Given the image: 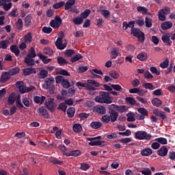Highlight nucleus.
Returning <instances> with one entry per match:
<instances>
[{
    "label": "nucleus",
    "instance_id": "f257e3e1",
    "mask_svg": "<svg viewBox=\"0 0 175 175\" xmlns=\"http://www.w3.org/2000/svg\"><path fill=\"white\" fill-rule=\"evenodd\" d=\"M119 113L114 109H109L108 114L103 116L100 118L101 122L109 124V122H116L118 118Z\"/></svg>",
    "mask_w": 175,
    "mask_h": 175
},
{
    "label": "nucleus",
    "instance_id": "f03ea898",
    "mask_svg": "<svg viewBox=\"0 0 175 175\" xmlns=\"http://www.w3.org/2000/svg\"><path fill=\"white\" fill-rule=\"evenodd\" d=\"M94 100L97 102V103H107V105H110V103L113 102L110 100L109 92L103 91L99 92V96H96L94 98Z\"/></svg>",
    "mask_w": 175,
    "mask_h": 175
},
{
    "label": "nucleus",
    "instance_id": "7ed1b4c3",
    "mask_svg": "<svg viewBox=\"0 0 175 175\" xmlns=\"http://www.w3.org/2000/svg\"><path fill=\"white\" fill-rule=\"evenodd\" d=\"M8 106L14 105V102H16V106L18 109H24V105L21 103V96L20 95L17 96L16 98L14 94H10L8 97Z\"/></svg>",
    "mask_w": 175,
    "mask_h": 175
},
{
    "label": "nucleus",
    "instance_id": "20e7f679",
    "mask_svg": "<svg viewBox=\"0 0 175 175\" xmlns=\"http://www.w3.org/2000/svg\"><path fill=\"white\" fill-rule=\"evenodd\" d=\"M152 135L144 131H138L135 133V138L137 140H151Z\"/></svg>",
    "mask_w": 175,
    "mask_h": 175
},
{
    "label": "nucleus",
    "instance_id": "39448f33",
    "mask_svg": "<svg viewBox=\"0 0 175 175\" xmlns=\"http://www.w3.org/2000/svg\"><path fill=\"white\" fill-rule=\"evenodd\" d=\"M59 36L55 42V46L58 50H64L66 49V46L68 44L67 42H62V38L65 37V33L64 31H60L59 33Z\"/></svg>",
    "mask_w": 175,
    "mask_h": 175
},
{
    "label": "nucleus",
    "instance_id": "423d86ee",
    "mask_svg": "<svg viewBox=\"0 0 175 175\" xmlns=\"http://www.w3.org/2000/svg\"><path fill=\"white\" fill-rule=\"evenodd\" d=\"M100 139H102V137L99 135L95 137L87 138V140H88V142H90L88 143L89 146H100V147H102L105 146L103 144L105 142V141H100Z\"/></svg>",
    "mask_w": 175,
    "mask_h": 175
},
{
    "label": "nucleus",
    "instance_id": "0eeeda50",
    "mask_svg": "<svg viewBox=\"0 0 175 175\" xmlns=\"http://www.w3.org/2000/svg\"><path fill=\"white\" fill-rule=\"evenodd\" d=\"M49 25L54 29H58L62 25V19L59 16H56L53 20L50 21Z\"/></svg>",
    "mask_w": 175,
    "mask_h": 175
},
{
    "label": "nucleus",
    "instance_id": "6e6552de",
    "mask_svg": "<svg viewBox=\"0 0 175 175\" xmlns=\"http://www.w3.org/2000/svg\"><path fill=\"white\" fill-rule=\"evenodd\" d=\"M170 14V8L164 7L163 9H161L158 12L159 20H160V21H165L166 20V16H165V14L167 15Z\"/></svg>",
    "mask_w": 175,
    "mask_h": 175
},
{
    "label": "nucleus",
    "instance_id": "1a4fd4ad",
    "mask_svg": "<svg viewBox=\"0 0 175 175\" xmlns=\"http://www.w3.org/2000/svg\"><path fill=\"white\" fill-rule=\"evenodd\" d=\"M44 107L51 111V113H54L55 111V107H57V105L54 103V98H49L48 101L45 102Z\"/></svg>",
    "mask_w": 175,
    "mask_h": 175
},
{
    "label": "nucleus",
    "instance_id": "9d476101",
    "mask_svg": "<svg viewBox=\"0 0 175 175\" xmlns=\"http://www.w3.org/2000/svg\"><path fill=\"white\" fill-rule=\"evenodd\" d=\"M54 83V77H51L49 78H46L44 80V84L42 85V88H44V90H49V87H50L51 85H53Z\"/></svg>",
    "mask_w": 175,
    "mask_h": 175
},
{
    "label": "nucleus",
    "instance_id": "9b49d317",
    "mask_svg": "<svg viewBox=\"0 0 175 175\" xmlns=\"http://www.w3.org/2000/svg\"><path fill=\"white\" fill-rule=\"evenodd\" d=\"M94 111L98 114H106V107L103 105H97L94 107Z\"/></svg>",
    "mask_w": 175,
    "mask_h": 175
},
{
    "label": "nucleus",
    "instance_id": "f8f14e48",
    "mask_svg": "<svg viewBox=\"0 0 175 175\" xmlns=\"http://www.w3.org/2000/svg\"><path fill=\"white\" fill-rule=\"evenodd\" d=\"M167 148L165 146H162L160 149L157 150V154L159 157H166L168 152Z\"/></svg>",
    "mask_w": 175,
    "mask_h": 175
},
{
    "label": "nucleus",
    "instance_id": "ddd939ff",
    "mask_svg": "<svg viewBox=\"0 0 175 175\" xmlns=\"http://www.w3.org/2000/svg\"><path fill=\"white\" fill-rule=\"evenodd\" d=\"M25 76H29L30 75H36V69L32 68H27L23 70Z\"/></svg>",
    "mask_w": 175,
    "mask_h": 175
},
{
    "label": "nucleus",
    "instance_id": "4468645a",
    "mask_svg": "<svg viewBox=\"0 0 175 175\" xmlns=\"http://www.w3.org/2000/svg\"><path fill=\"white\" fill-rule=\"evenodd\" d=\"M161 40L166 46H172V44H173V42L170 40V36L163 35L161 36Z\"/></svg>",
    "mask_w": 175,
    "mask_h": 175
},
{
    "label": "nucleus",
    "instance_id": "2eb2a0df",
    "mask_svg": "<svg viewBox=\"0 0 175 175\" xmlns=\"http://www.w3.org/2000/svg\"><path fill=\"white\" fill-rule=\"evenodd\" d=\"M38 111L43 116L44 118H46V120H49L50 118V115H49V111L44 107H40L38 109Z\"/></svg>",
    "mask_w": 175,
    "mask_h": 175
},
{
    "label": "nucleus",
    "instance_id": "dca6fc26",
    "mask_svg": "<svg viewBox=\"0 0 175 175\" xmlns=\"http://www.w3.org/2000/svg\"><path fill=\"white\" fill-rule=\"evenodd\" d=\"M44 100H46V96H35L33 97V102L34 103H37L38 105H43L44 103Z\"/></svg>",
    "mask_w": 175,
    "mask_h": 175
},
{
    "label": "nucleus",
    "instance_id": "f3484780",
    "mask_svg": "<svg viewBox=\"0 0 175 175\" xmlns=\"http://www.w3.org/2000/svg\"><path fill=\"white\" fill-rule=\"evenodd\" d=\"M113 109H115V110H117V111H119V113H124L126 110V106L125 105H116V104H112L111 105Z\"/></svg>",
    "mask_w": 175,
    "mask_h": 175
},
{
    "label": "nucleus",
    "instance_id": "a211bd4d",
    "mask_svg": "<svg viewBox=\"0 0 175 175\" xmlns=\"http://www.w3.org/2000/svg\"><path fill=\"white\" fill-rule=\"evenodd\" d=\"M24 23L25 27H26V28L31 27V25L32 24V16H31V14H27L24 19Z\"/></svg>",
    "mask_w": 175,
    "mask_h": 175
},
{
    "label": "nucleus",
    "instance_id": "6ab92c4d",
    "mask_svg": "<svg viewBox=\"0 0 175 175\" xmlns=\"http://www.w3.org/2000/svg\"><path fill=\"white\" fill-rule=\"evenodd\" d=\"M10 79V75L8 72H3L0 78L1 83H6L8 80Z\"/></svg>",
    "mask_w": 175,
    "mask_h": 175
},
{
    "label": "nucleus",
    "instance_id": "aec40b11",
    "mask_svg": "<svg viewBox=\"0 0 175 175\" xmlns=\"http://www.w3.org/2000/svg\"><path fill=\"white\" fill-rule=\"evenodd\" d=\"M173 27V23L170 21H165L161 24V28L163 31L170 29Z\"/></svg>",
    "mask_w": 175,
    "mask_h": 175
},
{
    "label": "nucleus",
    "instance_id": "412c9836",
    "mask_svg": "<svg viewBox=\"0 0 175 175\" xmlns=\"http://www.w3.org/2000/svg\"><path fill=\"white\" fill-rule=\"evenodd\" d=\"M120 54V49L118 48H113L111 51V59H116Z\"/></svg>",
    "mask_w": 175,
    "mask_h": 175
},
{
    "label": "nucleus",
    "instance_id": "4be33fe9",
    "mask_svg": "<svg viewBox=\"0 0 175 175\" xmlns=\"http://www.w3.org/2000/svg\"><path fill=\"white\" fill-rule=\"evenodd\" d=\"M151 154H152V149L150 148H146L141 151L142 157H150Z\"/></svg>",
    "mask_w": 175,
    "mask_h": 175
},
{
    "label": "nucleus",
    "instance_id": "5701e85b",
    "mask_svg": "<svg viewBox=\"0 0 175 175\" xmlns=\"http://www.w3.org/2000/svg\"><path fill=\"white\" fill-rule=\"evenodd\" d=\"M90 126L92 129H99V128H102V126H103V124H102V122L100 121H93L90 123Z\"/></svg>",
    "mask_w": 175,
    "mask_h": 175
},
{
    "label": "nucleus",
    "instance_id": "b1692460",
    "mask_svg": "<svg viewBox=\"0 0 175 175\" xmlns=\"http://www.w3.org/2000/svg\"><path fill=\"white\" fill-rule=\"evenodd\" d=\"M131 35L135 36V38H137L138 36H140L141 33H144L143 31L140 30L139 28L134 27V29H131Z\"/></svg>",
    "mask_w": 175,
    "mask_h": 175
},
{
    "label": "nucleus",
    "instance_id": "393cba45",
    "mask_svg": "<svg viewBox=\"0 0 175 175\" xmlns=\"http://www.w3.org/2000/svg\"><path fill=\"white\" fill-rule=\"evenodd\" d=\"M35 57H36V51H35V49L33 47H31L30 53L27 54L25 58L33 59V58H35Z\"/></svg>",
    "mask_w": 175,
    "mask_h": 175
},
{
    "label": "nucleus",
    "instance_id": "a878e982",
    "mask_svg": "<svg viewBox=\"0 0 175 175\" xmlns=\"http://www.w3.org/2000/svg\"><path fill=\"white\" fill-rule=\"evenodd\" d=\"M24 62L26 64V65L30 66L31 68H33V66H35V59H33L25 57Z\"/></svg>",
    "mask_w": 175,
    "mask_h": 175
},
{
    "label": "nucleus",
    "instance_id": "bb28decb",
    "mask_svg": "<svg viewBox=\"0 0 175 175\" xmlns=\"http://www.w3.org/2000/svg\"><path fill=\"white\" fill-rule=\"evenodd\" d=\"M126 102L127 103H129V105H131L132 106H139V103H136V100L133 98V97H126L125 99Z\"/></svg>",
    "mask_w": 175,
    "mask_h": 175
},
{
    "label": "nucleus",
    "instance_id": "cd10ccee",
    "mask_svg": "<svg viewBox=\"0 0 175 175\" xmlns=\"http://www.w3.org/2000/svg\"><path fill=\"white\" fill-rule=\"evenodd\" d=\"M72 129L75 133H80L83 131V126H81V124L76 123L73 124Z\"/></svg>",
    "mask_w": 175,
    "mask_h": 175
},
{
    "label": "nucleus",
    "instance_id": "c85d7f7f",
    "mask_svg": "<svg viewBox=\"0 0 175 175\" xmlns=\"http://www.w3.org/2000/svg\"><path fill=\"white\" fill-rule=\"evenodd\" d=\"M137 59H139V61H147L148 57L146 53L144 52H142L139 54H138L137 55Z\"/></svg>",
    "mask_w": 175,
    "mask_h": 175
},
{
    "label": "nucleus",
    "instance_id": "c756f323",
    "mask_svg": "<svg viewBox=\"0 0 175 175\" xmlns=\"http://www.w3.org/2000/svg\"><path fill=\"white\" fill-rule=\"evenodd\" d=\"M76 3V0H68L65 4V10H69Z\"/></svg>",
    "mask_w": 175,
    "mask_h": 175
},
{
    "label": "nucleus",
    "instance_id": "7c9ffc66",
    "mask_svg": "<svg viewBox=\"0 0 175 175\" xmlns=\"http://www.w3.org/2000/svg\"><path fill=\"white\" fill-rule=\"evenodd\" d=\"M10 49L16 57L20 55V50L18 49V47H17V45H12Z\"/></svg>",
    "mask_w": 175,
    "mask_h": 175
},
{
    "label": "nucleus",
    "instance_id": "2f4dec72",
    "mask_svg": "<svg viewBox=\"0 0 175 175\" xmlns=\"http://www.w3.org/2000/svg\"><path fill=\"white\" fill-rule=\"evenodd\" d=\"M152 105L156 107H159V106H162V100L158 98H154L152 100Z\"/></svg>",
    "mask_w": 175,
    "mask_h": 175
},
{
    "label": "nucleus",
    "instance_id": "473e14b6",
    "mask_svg": "<svg viewBox=\"0 0 175 175\" xmlns=\"http://www.w3.org/2000/svg\"><path fill=\"white\" fill-rule=\"evenodd\" d=\"M62 85L64 88H70L72 85H75V83H72V84L71 85L70 82H69V80L64 79L62 82Z\"/></svg>",
    "mask_w": 175,
    "mask_h": 175
},
{
    "label": "nucleus",
    "instance_id": "72a5a7b5",
    "mask_svg": "<svg viewBox=\"0 0 175 175\" xmlns=\"http://www.w3.org/2000/svg\"><path fill=\"white\" fill-rule=\"evenodd\" d=\"M38 57H39L40 59H42L43 64H49V62H51V59H47V57L42 53H38Z\"/></svg>",
    "mask_w": 175,
    "mask_h": 175
},
{
    "label": "nucleus",
    "instance_id": "f704fd0d",
    "mask_svg": "<svg viewBox=\"0 0 175 175\" xmlns=\"http://www.w3.org/2000/svg\"><path fill=\"white\" fill-rule=\"evenodd\" d=\"M137 12H139V13H142L144 15L148 14V9H147L146 7L138 6L137 8Z\"/></svg>",
    "mask_w": 175,
    "mask_h": 175
},
{
    "label": "nucleus",
    "instance_id": "c9c22d12",
    "mask_svg": "<svg viewBox=\"0 0 175 175\" xmlns=\"http://www.w3.org/2000/svg\"><path fill=\"white\" fill-rule=\"evenodd\" d=\"M76 109L74 107H69L67 110V114L69 118H73L75 117V113Z\"/></svg>",
    "mask_w": 175,
    "mask_h": 175
},
{
    "label": "nucleus",
    "instance_id": "e433bc0d",
    "mask_svg": "<svg viewBox=\"0 0 175 175\" xmlns=\"http://www.w3.org/2000/svg\"><path fill=\"white\" fill-rule=\"evenodd\" d=\"M82 58L83 55H81L80 53H78L70 58V62H77V61H79V59H81Z\"/></svg>",
    "mask_w": 175,
    "mask_h": 175
},
{
    "label": "nucleus",
    "instance_id": "4c0bfd02",
    "mask_svg": "<svg viewBox=\"0 0 175 175\" xmlns=\"http://www.w3.org/2000/svg\"><path fill=\"white\" fill-rule=\"evenodd\" d=\"M16 25L18 31H23V27H24V24L23 23V19L19 18L16 23Z\"/></svg>",
    "mask_w": 175,
    "mask_h": 175
},
{
    "label": "nucleus",
    "instance_id": "58836bf2",
    "mask_svg": "<svg viewBox=\"0 0 175 175\" xmlns=\"http://www.w3.org/2000/svg\"><path fill=\"white\" fill-rule=\"evenodd\" d=\"M8 72V74H10V76H14V75H17L18 73H20V68L18 67L10 69Z\"/></svg>",
    "mask_w": 175,
    "mask_h": 175
},
{
    "label": "nucleus",
    "instance_id": "ea45409f",
    "mask_svg": "<svg viewBox=\"0 0 175 175\" xmlns=\"http://www.w3.org/2000/svg\"><path fill=\"white\" fill-rule=\"evenodd\" d=\"M8 44H9V40H3L0 42V49H3V50H6V49H8Z\"/></svg>",
    "mask_w": 175,
    "mask_h": 175
},
{
    "label": "nucleus",
    "instance_id": "a19ab883",
    "mask_svg": "<svg viewBox=\"0 0 175 175\" xmlns=\"http://www.w3.org/2000/svg\"><path fill=\"white\" fill-rule=\"evenodd\" d=\"M100 14L103 16L104 18H106V19L110 18V11L107 10H101Z\"/></svg>",
    "mask_w": 175,
    "mask_h": 175
},
{
    "label": "nucleus",
    "instance_id": "79ce46f5",
    "mask_svg": "<svg viewBox=\"0 0 175 175\" xmlns=\"http://www.w3.org/2000/svg\"><path fill=\"white\" fill-rule=\"evenodd\" d=\"M154 142H157L159 144H167V139L165 137H159L154 139Z\"/></svg>",
    "mask_w": 175,
    "mask_h": 175
},
{
    "label": "nucleus",
    "instance_id": "37998d69",
    "mask_svg": "<svg viewBox=\"0 0 175 175\" xmlns=\"http://www.w3.org/2000/svg\"><path fill=\"white\" fill-rule=\"evenodd\" d=\"M145 24L146 28H151L152 27V20L148 16L145 18Z\"/></svg>",
    "mask_w": 175,
    "mask_h": 175
},
{
    "label": "nucleus",
    "instance_id": "c03bdc74",
    "mask_svg": "<svg viewBox=\"0 0 175 175\" xmlns=\"http://www.w3.org/2000/svg\"><path fill=\"white\" fill-rule=\"evenodd\" d=\"M72 21L75 25H81L84 20L81 16L80 17L78 16L74 18Z\"/></svg>",
    "mask_w": 175,
    "mask_h": 175
},
{
    "label": "nucleus",
    "instance_id": "a18cd8bd",
    "mask_svg": "<svg viewBox=\"0 0 175 175\" xmlns=\"http://www.w3.org/2000/svg\"><path fill=\"white\" fill-rule=\"evenodd\" d=\"M91 13V10L87 9L83 12L81 13L80 17L84 20V18H87L90 14Z\"/></svg>",
    "mask_w": 175,
    "mask_h": 175
},
{
    "label": "nucleus",
    "instance_id": "49530a36",
    "mask_svg": "<svg viewBox=\"0 0 175 175\" xmlns=\"http://www.w3.org/2000/svg\"><path fill=\"white\" fill-rule=\"evenodd\" d=\"M44 54H46V55H53L54 54V52L53 51V49L50 47H46L43 50Z\"/></svg>",
    "mask_w": 175,
    "mask_h": 175
},
{
    "label": "nucleus",
    "instance_id": "de8ad7c7",
    "mask_svg": "<svg viewBox=\"0 0 175 175\" xmlns=\"http://www.w3.org/2000/svg\"><path fill=\"white\" fill-rule=\"evenodd\" d=\"M25 42L26 43H31V42H32V33L31 32L27 33V34L25 36Z\"/></svg>",
    "mask_w": 175,
    "mask_h": 175
},
{
    "label": "nucleus",
    "instance_id": "09e8293b",
    "mask_svg": "<svg viewBox=\"0 0 175 175\" xmlns=\"http://www.w3.org/2000/svg\"><path fill=\"white\" fill-rule=\"evenodd\" d=\"M64 54H65L66 57L70 58V57H72V55H74V54H76V51H75V50H73V49H68V50L66 51Z\"/></svg>",
    "mask_w": 175,
    "mask_h": 175
},
{
    "label": "nucleus",
    "instance_id": "8fccbe9b",
    "mask_svg": "<svg viewBox=\"0 0 175 175\" xmlns=\"http://www.w3.org/2000/svg\"><path fill=\"white\" fill-rule=\"evenodd\" d=\"M138 113H140L142 116H145V117H147L148 116V111L145 108L141 107L137 109Z\"/></svg>",
    "mask_w": 175,
    "mask_h": 175
},
{
    "label": "nucleus",
    "instance_id": "3c124183",
    "mask_svg": "<svg viewBox=\"0 0 175 175\" xmlns=\"http://www.w3.org/2000/svg\"><path fill=\"white\" fill-rule=\"evenodd\" d=\"M142 87L146 90H154V85H152L151 83H143Z\"/></svg>",
    "mask_w": 175,
    "mask_h": 175
},
{
    "label": "nucleus",
    "instance_id": "603ef678",
    "mask_svg": "<svg viewBox=\"0 0 175 175\" xmlns=\"http://www.w3.org/2000/svg\"><path fill=\"white\" fill-rule=\"evenodd\" d=\"M62 6H65V3L64 1H60L59 3H56L53 4V9H61Z\"/></svg>",
    "mask_w": 175,
    "mask_h": 175
},
{
    "label": "nucleus",
    "instance_id": "864d4df0",
    "mask_svg": "<svg viewBox=\"0 0 175 175\" xmlns=\"http://www.w3.org/2000/svg\"><path fill=\"white\" fill-rule=\"evenodd\" d=\"M137 38L139 43H144V40H146V34H144V33H142L137 37Z\"/></svg>",
    "mask_w": 175,
    "mask_h": 175
},
{
    "label": "nucleus",
    "instance_id": "5fc2aeb1",
    "mask_svg": "<svg viewBox=\"0 0 175 175\" xmlns=\"http://www.w3.org/2000/svg\"><path fill=\"white\" fill-rule=\"evenodd\" d=\"M109 75L110 77H112V79H117L118 77H120V74L117 72L116 71L112 70L109 72Z\"/></svg>",
    "mask_w": 175,
    "mask_h": 175
},
{
    "label": "nucleus",
    "instance_id": "6e6d98bb",
    "mask_svg": "<svg viewBox=\"0 0 175 175\" xmlns=\"http://www.w3.org/2000/svg\"><path fill=\"white\" fill-rule=\"evenodd\" d=\"M57 63L59 64L61 66H62V65H66V64H68V62H66V59H65V58L62 57H57Z\"/></svg>",
    "mask_w": 175,
    "mask_h": 175
},
{
    "label": "nucleus",
    "instance_id": "4d7b16f0",
    "mask_svg": "<svg viewBox=\"0 0 175 175\" xmlns=\"http://www.w3.org/2000/svg\"><path fill=\"white\" fill-rule=\"evenodd\" d=\"M169 66V59H165L162 63L160 64V68L166 69Z\"/></svg>",
    "mask_w": 175,
    "mask_h": 175
},
{
    "label": "nucleus",
    "instance_id": "13d9d810",
    "mask_svg": "<svg viewBox=\"0 0 175 175\" xmlns=\"http://www.w3.org/2000/svg\"><path fill=\"white\" fill-rule=\"evenodd\" d=\"M66 109H68V106H66V104L65 103H62L59 105L57 109L62 110V111H66Z\"/></svg>",
    "mask_w": 175,
    "mask_h": 175
},
{
    "label": "nucleus",
    "instance_id": "bf43d9fd",
    "mask_svg": "<svg viewBox=\"0 0 175 175\" xmlns=\"http://www.w3.org/2000/svg\"><path fill=\"white\" fill-rule=\"evenodd\" d=\"M49 75V71L46 70H42L40 72V79H46V77H47Z\"/></svg>",
    "mask_w": 175,
    "mask_h": 175
},
{
    "label": "nucleus",
    "instance_id": "052dcab7",
    "mask_svg": "<svg viewBox=\"0 0 175 175\" xmlns=\"http://www.w3.org/2000/svg\"><path fill=\"white\" fill-rule=\"evenodd\" d=\"M136 99L143 105H148V101L147 100V98H142L140 96H137Z\"/></svg>",
    "mask_w": 175,
    "mask_h": 175
},
{
    "label": "nucleus",
    "instance_id": "680f3d73",
    "mask_svg": "<svg viewBox=\"0 0 175 175\" xmlns=\"http://www.w3.org/2000/svg\"><path fill=\"white\" fill-rule=\"evenodd\" d=\"M57 73L58 75H62V76H70V74L69 73V72L64 69L59 70Z\"/></svg>",
    "mask_w": 175,
    "mask_h": 175
},
{
    "label": "nucleus",
    "instance_id": "e2e57ef3",
    "mask_svg": "<svg viewBox=\"0 0 175 175\" xmlns=\"http://www.w3.org/2000/svg\"><path fill=\"white\" fill-rule=\"evenodd\" d=\"M50 162L51 163H53V165H62V163H64L62 161H59L56 158H52L50 160Z\"/></svg>",
    "mask_w": 175,
    "mask_h": 175
},
{
    "label": "nucleus",
    "instance_id": "0e129e2a",
    "mask_svg": "<svg viewBox=\"0 0 175 175\" xmlns=\"http://www.w3.org/2000/svg\"><path fill=\"white\" fill-rule=\"evenodd\" d=\"M12 3H4L3 4V8L5 12H8L12 9Z\"/></svg>",
    "mask_w": 175,
    "mask_h": 175
},
{
    "label": "nucleus",
    "instance_id": "69168bd1",
    "mask_svg": "<svg viewBox=\"0 0 175 175\" xmlns=\"http://www.w3.org/2000/svg\"><path fill=\"white\" fill-rule=\"evenodd\" d=\"M65 78L61 75H57V77H55V82L56 84H60V83H62V81H64Z\"/></svg>",
    "mask_w": 175,
    "mask_h": 175
},
{
    "label": "nucleus",
    "instance_id": "338daca9",
    "mask_svg": "<svg viewBox=\"0 0 175 175\" xmlns=\"http://www.w3.org/2000/svg\"><path fill=\"white\" fill-rule=\"evenodd\" d=\"M159 147H161V144H159L158 142L151 144V148H152V150H158Z\"/></svg>",
    "mask_w": 175,
    "mask_h": 175
},
{
    "label": "nucleus",
    "instance_id": "774afa93",
    "mask_svg": "<svg viewBox=\"0 0 175 175\" xmlns=\"http://www.w3.org/2000/svg\"><path fill=\"white\" fill-rule=\"evenodd\" d=\"M141 173L144 175H151V170L150 168H145L144 170L141 171Z\"/></svg>",
    "mask_w": 175,
    "mask_h": 175
}]
</instances>
